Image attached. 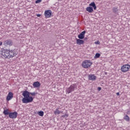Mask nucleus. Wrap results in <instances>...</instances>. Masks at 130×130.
Instances as JSON below:
<instances>
[{"label":"nucleus","instance_id":"13","mask_svg":"<svg viewBox=\"0 0 130 130\" xmlns=\"http://www.w3.org/2000/svg\"><path fill=\"white\" fill-rule=\"evenodd\" d=\"M41 85V84H40V82H39L38 81L35 82L33 83V86H34V88H39V87H40Z\"/></svg>","mask_w":130,"mask_h":130},{"label":"nucleus","instance_id":"2","mask_svg":"<svg viewBox=\"0 0 130 130\" xmlns=\"http://www.w3.org/2000/svg\"><path fill=\"white\" fill-rule=\"evenodd\" d=\"M1 54L4 57H7V58H11L14 57L18 53L15 50H8L2 48L1 49Z\"/></svg>","mask_w":130,"mask_h":130},{"label":"nucleus","instance_id":"5","mask_svg":"<svg viewBox=\"0 0 130 130\" xmlns=\"http://www.w3.org/2000/svg\"><path fill=\"white\" fill-rule=\"evenodd\" d=\"M130 69V65L128 64L123 65L121 68V71L123 73H126Z\"/></svg>","mask_w":130,"mask_h":130},{"label":"nucleus","instance_id":"26","mask_svg":"<svg viewBox=\"0 0 130 130\" xmlns=\"http://www.w3.org/2000/svg\"><path fill=\"white\" fill-rule=\"evenodd\" d=\"M37 16L38 17H41V14H38L37 15Z\"/></svg>","mask_w":130,"mask_h":130},{"label":"nucleus","instance_id":"14","mask_svg":"<svg viewBox=\"0 0 130 130\" xmlns=\"http://www.w3.org/2000/svg\"><path fill=\"white\" fill-rule=\"evenodd\" d=\"M86 11L87 12H88V13H93L94 10H93V7H88L86 8Z\"/></svg>","mask_w":130,"mask_h":130},{"label":"nucleus","instance_id":"6","mask_svg":"<svg viewBox=\"0 0 130 130\" xmlns=\"http://www.w3.org/2000/svg\"><path fill=\"white\" fill-rule=\"evenodd\" d=\"M3 44L5 46H12L13 45V41L8 39L4 42Z\"/></svg>","mask_w":130,"mask_h":130},{"label":"nucleus","instance_id":"22","mask_svg":"<svg viewBox=\"0 0 130 130\" xmlns=\"http://www.w3.org/2000/svg\"><path fill=\"white\" fill-rule=\"evenodd\" d=\"M101 55L100 54V53H97L95 54V55L94 56V58H99V57H100Z\"/></svg>","mask_w":130,"mask_h":130},{"label":"nucleus","instance_id":"3","mask_svg":"<svg viewBox=\"0 0 130 130\" xmlns=\"http://www.w3.org/2000/svg\"><path fill=\"white\" fill-rule=\"evenodd\" d=\"M76 89H77V85L76 84H72L69 87L66 88V92L68 94H70V93L74 92Z\"/></svg>","mask_w":130,"mask_h":130},{"label":"nucleus","instance_id":"17","mask_svg":"<svg viewBox=\"0 0 130 130\" xmlns=\"http://www.w3.org/2000/svg\"><path fill=\"white\" fill-rule=\"evenodd\" d=\"M61 113V111H59L58 109H56V110L54 112V114L55 115L60 114Z\"/></svg>","mask_w":130,"mask_h":130},{"label":"nucleus","instance_id":"29","mask_svg":"<svg viewBox=\"0 0 130 130\" xmlns=\"http://www.w3.org/2000/svg\"><path fill=\"white\" fill-rule=\"evenodd\" d=\"M105 74L106 75H107V73H106V72H105Z\"/></svg>","mask_w":130,"mask_h":130},{"label":"nucleus","instance_id":"24","mask_svg":"<svg viewBox=\"0 0 130 130\" xmlns=\"http://www.w3.org/2000/svg\"><path fill=\"white\" fill-rule=\"evenodd\" d=\"M95 44H100V42L99 41H97L96 42H95Z\"/></svg>","mask_w":130,"mask_h":130},{"label":"nucleus","instance_id":"7","mask_svg":"<svg viewBox=\"0 0 130 130\" xmlns=\"http://www.w3.org/2000/svg\"><path fill=\"white\" fill-rule=\"evenodd\" d=\"M9 116L10 118L15 119V118H17L18 116V113L17 112H11L10 113Z\"/></svg>","mask_w":130,"mask_h":130},{"label":"nucleus","instance_id":"1","mask_svg":"<svg viewBox=\"0 0 130 130\" xmlns=\"http://www.w3.org/2000/svg\"><path fill=\"white\" fill-rule=\"evenodd\" d=\"M37 93L36 92H30L27 90H24L23 91V93L22 94V96H23L24 98H22V103H24L25 104H27L28 103H31V102H33V100L34 98L31 96H35Z\"/></svg>","mask_w":130,"mask_h":130},{"label":"nucleus","instance_id":"25","mask_svg":"<svg viewBox=\"0 0 130 130\" xmlns=\"http://www.w3.org/2000/svg\"><path fill=\"white\" fill-rule=\"evenodd\" d=\"M102 88H101V87H99L98 88V91H101V89H102Z\"/></svg>","mask_w":130,"mask_h":130},{"label":"nucleus","instance_id":"11","mask_svg":"<svg viewBox=\"0 0 130 130\" xmlns=\"http://www.w3.org/2000/svg\"><path fill=\"white\" fill-rule=\"evenodd\" d=\"M96 78L97 77L93 74H90L88 76V80H89L90 81H95Z\"/></svg>","mask_w":130,"mask_h":130},{"label":"nucleus","instance_id":"18","mask_svg":"<svg viewBox=\"0 0 130 130\" xmlns=\"http://www.w3.org/2000/svg\"><path fill=\"white\" fill-rule=\"evenodd\" d=\"M4 114H5V115H10V112H9V111H8V110H5L3 112Z\"/></svg>","mask_w":130,"mask_h":130},{"label":"nucleus","instance_id":"4","mask_svg":"<svg viewBox=\"0 0 130 130\" xmlns=\"http://www.w3.org/2000/svg\"><path fill=\"white\" fill-rule=\"evenodd\" d=\"M92 66V62L90 60H86L82 62V66L84 69H88V68H90Z\"/></svg>","mask_w":130,"mask_h":130},{"label":"nucleus","instance_id":"28","mask_svg":"<svg viewBox=\"0 0 130 130\" xmlns=\"http://www.w3.org/2000/svg\"><path fill=\"white\" fill-rule=\"evenodd\" d=\"M1 45H3V42H0V46H1Z\"/></svg>","mask_w":130,"mask_h":130},{"label":"nucleus","instance_id":"15","mask_svg":"<svg viewBox=\"0 0 130 130\" xmlns=\"http://www.w3.org/2000/svg\"><path fill=\"white\" fill-rule=\"evenodd\" d=\"M113 12L114 14H118V7H114L112 9Z\"/></svg>","mask_w":130,"mask_h":130},{"label":"nucleus","instance_id":"9","mask_svg":"<svg viewBox=\"0 0 130 130\" xmlns=\"http://www.w3.org/2000/svg\"><path fill=\"white\" fill-rule=\"evenodd\" d=\"M85 34H86V31H82L79 35L78 38L79 39H84L85 38Z\"/></svg>","mask_w":130,"mask_h":130},{"label":"nucleus","instance_id":"30","mask_svg":"<svg viewBox=\"0 0 130 130\" xmlns=\"http://www.w3.org/2000/svg\"><path fill=\"white\" fill-rule=\"evenodd\" d=\"M62 112H63L62 111H61V113H62Z\"/></svg>","mask_w":130,"mask_h":130},{"label":"nucleus","instance_id":"8","mask_svg":"<svg viewBox=\"0 0 130 130\" xmlns=\"http://www.w3.org/2000/svg\"><path fill=\"white\" fill-rule=\"evenodd\" d=\"M52 12L51 10H47L45 11V16L46 18H50L51 17Z\"/></svg>","mask_w":130,"mask_h":130},{"label":"nucleus","instance_id":"23","mask_svg":"<svg viewBox=\"0 0 130 130\" xmlns=\"http://www.w3.org/2000/svg\"><path fill=\"white\" fill-rule=\"evenodd\" d=\"M42 2V0H37L36 1V4H39V3H41Z\"/></svg>","mask_w":130,"mask_h":130},{"label":"nucleus","instance_id":"16","mask_svg":"<svg viewBox=\"0 0 130 130\" xmlns=\"http://www.w3.org/2000/svg\"><path fill=\"white\" fill-rule=\"evenodd\" d=\"M90 7H92L93 8L94 10H96L97 9V7L96 6V4H95V3L92 2L89 4Z\"/></svg>","mask_w":130,"mask_h":130},{"label":"nucleus","instance_id":"12","mask_svg":"<svg viewBox=\"0 0 130 130\" xmlns=\"http://www.w3.org/2000/svg\"><path fill=\"white\" fill-rule=\"evenodd\" d=\"M76 43L78 45H82V44H84V42L83 40L77 39H76Z\"/></svg>","mask_w":130,"mask_h":130},{"label":"nucleus","instance_id":"10","mask_svg":"<svg viewBox=\"0 0 130 130\" xmlns=\"http://www.w3.org/2000/svg\"><path fill=\"white\" fill-rule=\"evenodd\" d=\"M14 96V94H13V92H9L7 96V101H10V100H11V99H13V97Z\"/></svg>","mask_w":130,"mask_h":130},{"label":"nucleus","instance_id":"21","mask_svg":"<svg viewBox=\"0 0 130 130\" xmlns=\"http://www.w3.org/2000/svg\"><path fill=\"white\" fill-rule=\"evenodd\" d=\"M62 118H66L67 117H69V114L68 113H66L64 115H63L61 116Z\"/></svg>","mask_w":130,"mask_h":130},{"label":"nucleus","instance_id":"19","mask_svg":"<svg viewBox=\"0 0 130 130\" xmlns=\"http://www.w3.org/2000/svg\"><path fill=\"white\" fill-rule=\"evenodd\" d=\"M124 119H125V120L126 121H129V117H128V116L127 115H126L124 117Z\"/></svg>","mask_w":130,"mask_h":130},{"label":"nucleus","instance_id":"27","mask_svg":"<svg viewBox=\"0 0 130 130\" xmlns=\"http://www.w3.org/2000/svg\"><path fill=\"white\" fill-rule=\"evenodd\" d=\"M116 95H117V96H119V92H117Z\"/></svg>","mask_w":130,"mask_h":130},{"label":"nucleus","instance_id":"20","mask_svg":"<svg viewBox=\"0 0 130 130\" xmlns=\"http://www.w3.org/2000/svg\"><path fill=\"white\" fill-rule=\"evenodd\" d=\"M38 114L40 116H43L44 115V112L43 111H40L38 112Z\"/></svg>","mask_w":130,"mask_h":130}]
</instances>
